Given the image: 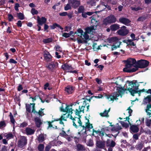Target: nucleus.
<instances>
[{
	"instance_id": "3c124183",
	"label": "nucleus",
	"mask_w": 151,
	"mask_h": 151,
	"mask_svg": "<svg viewBox=\"0 0 151 151\" xmlns=\"http://www.w3.org/2000/svg\"><path fill=\"white\" fill-rule=\"evenodd\" d=\"M32 105V112L34 113V114H38V112L36 111L35 109V104H31Z\"/></svg>"
},
{
	"instance_id": "aec40b11",
	"label": "nucleus",
	"mask_w": 151,
	"mask_h": 151,
	"mask_svg": "<svg viewBox=\"0 0 151 151\" xmlns=\"http://www.w3.org/2000/svg\"><path fill=\"white\" fill-rule=\"evenodd\" d=\"M44 59L47 62H48L51 60L52 56L50 54L49 52L47 51L45 52L44 53Z\"/></svg>"
},
{
	"instance_id": "5701e85b",
	"label": "nucleus",
	"mask_w": 151,
	"mask_h": 151,
	"mask_svg": "<svg viewBox=\"0 0 151 151\" xmlns=\"http://www.w3.org/2000/svg\"><path fill=\"white\" fill-rule=\"evenodd\" d=\"M34 120L36 126L37 127H40L42 124L41 120L40 118L37 117L35 118Z\"/></svg>"
},
{
	"instance_id": "6e6d98bb",
	"label": "nucleus",
	"mask_w": 151,
	"mask_h": 151,
	"mask_svg": "<svg viewBox=\"0 0 151 151\" xmlns=\"http://www.w3.org/2000/svg\"><path fill=\"white\" fill-rule=\"evenodd\" d=\"M146 124V125L149 127L150 124H151V119H147Z\"/></svg>"
},
{
	"instance_id": "69168bd1",
	"label": "nucleus",
	"mask_w": 151,
	"mask_h": 151,
	"mask_svg": "<svg viewBox=\"0 0 151 151\" xmlns=\"http://www.w3.org/2000/svg\"><path fill=\"white\" fill-rule=\"evenodd\" d=\"M144 118H143L141 119H139V120L137 121V122H140V123L139 124H141L142 123H144Z\"/></svg>"
},
{
	"instance_id": "dca6fc26",
	"label": "nucleus",
	"mask_w": 151,
	"mask_h": 151,
	"mask_svg": "<svg viewBox=\"0 0 151 151\" xmlns=\"http://www.w3.org/2000/svg\"><path fill=\"white\" fill-rule=\"evenodd\" d=\"M119 20L121 23L127 26L129 25L131 22V21L128 19L124 17L120 18Z\"/></svg>"
},
{
	"instance_id": "603ef678",
	"label": "nucleus",
	"mask_w": 151,
	"mask_h": 151,
	"mask_svg": "<svg viewBox=\"0 0 151 151\" xmlns=\"http://www.w3.org/2000/svg\"><path fill=\"white\" fill-rule=\"evenodd\" d=\"M62 53V51H60V52H55V55L56 57L58 58H61V54Z\"/></svg>"
},
{
	"instance_id": "b1692460",
	"label": "nucleus",
	"mask_w": 151,
	"mask_h": 151,
	"mask_svg": "<svg viewBox=\"0 0 151 151\" xmlns=\"http://www.w3.org/2000/svg\"><path fill=\"white\" fill-rule=\"evenodd\" d=\"M25 132L27 135H30L34 133L35 130L30 128L27 127L26 128Z\"/></svg>"
},
{
	"instance_id": "cd10ccee",
	"label": "nucleus",
	"mask_w": 151,
	"mask_h": 151,
	"mask_svg": "<svg viewBox=\"0 0 151 151\" xmlns=\"http://www.w3.org/2000/svg\"><path fill=\"white\" fill-rule=\"evenodd\" d=\"M110 110V108H109L107 110H105L103 113H100L99 114L102 117H109L108 113L109 112Z\"/></svg>"
},
{
	"instance_id": "f03ea898",
	"label": "nucleus",
	"mask_w": 151,
	"mask_h": 151,
	"mask_svg": "<svg viewBox=\"0 0 151 151\" xmlns=\"http://www.w3.org/2000/svg\"><path fill=\"white\" fill-rule=\"evenodd\" d=\"M136 61L134 58L128 59L125 65V67L123 68V71L125 72L131 73L136 71L137 70L136 68Z\"/></svg>"
},
{
	"instance_id": "a19ab883",
	"label": "nucleus",
	"mask_w": 151,
	"mask_h": 151,
	"mask_svg": "<svg viewBox=\"0 0 151 151\" xmlns=\"http://www.w3.org/2000/svg\"><path fill=\"white\" fill-rule=\"evenodd\" d=\"M17 15L19 19L21 20H23L24 19L23 14L21 13H17Z\"/></svg>"
},
{
	"instance_id": "f257e3e1",
	"label": "nucleus",
	"mask_w": 151,
	"mask_h": 151,
	"mask_svg": "<svg viewBox=\"0 0 151 151\" xmlns=\"http://www.w3.org/2000/svg\"><path fill=\"white\" fill-rule=\"evenodd\" d=\"M70 118L73 120V125L76 128H78V126L76 124L75 121H76L77 123L79 124V126H81L83 127V130H84L83 132L84 134H86V130H89L93 128L92 124H91L89 122V121L88 119L86 118L85 121V124L84 125L82 126V123L80 119V118L79 117H73L71 116H70Z\"/></svg>"
},
{
	"instance_id": "4be33fe9",
	"label": "nucleus",
	"mask_w": 151,
	"mask_h": 151,
	"mask_svg": "<svg viewBox=\"0 0 151 151\" xmlns=\"http://www.w3.org/2000/svg\"><path fill=\"white\" fill-rule=\"evenodd\" d=\"M62 68L64 70L68 71L73 69L71 65L67 63H65L62 66Z\"/></svg>"
},
{
	"instance_id": "09e8293b",
	"label": "nucleus",
	"mask_w": 151,
	"mask_h": 151,
	"mask_svg": "<svg viewBox=\"0 0 151 151\" xmlns=\"http://www.w3.org/2000/svg\"><path fill=\"white\" fill-rule=\"evenodd\" d=\"M71 5L70 4H67L65 7L64 9L65 10H68L69 9H70L71 8Z\"/></svg>"
},
{
	"instance_id": "774afa93",
	"label": "nucleus",
	"mask_w": 151,
	"mask_h": 151,
	"mask_svg": "<svg viewBox=\"0 0 151 151\" xmlns=\"http://www.w3.org/2000/svg\"><path fill=\"white\" fill-rule=\"evenodd\" d=\"M133 137L134 139L137 140L138 139L139 135L137 134H135L133 135Z\"/></svg>"
},
{
	"instance_id": "7ed1b4c3",
	"label": "nucleus",
	"mask_w": 151,
	"mask_h": 151,
	"mask_svg": "<svg viewBox=\"0 0 151 151\" xmlns=\"http://www.w3.org/2000/svg\"><path fill=\"white\" fill-rule=\"evenodd\" d=\"M77 36L79 37L77 38V42L78 44H83L87 43L86 40L89 38V35L86 32H83V30L81 29H78L75 32Z\"/></svg>"
},
{
	"instance_id": "412c9836",
	"label": "nucleus",
	"mask_w": 151,
	"mask_h": 151,
	"mask_svg": "<svg viewBox=\"0 0 151 151\" xmlns=\"http://www.w3.org/2000/svg\"><path fill=\"white\" fill-rule=\"evenodd\" d=\"M46 19L44 17H42L40 18L39 16L37 17V21L38 23L40 25H42L46 22Z\"/></svg>"
},
{
	"instance_id": "ddd939ff",
	"label": "nucleus",
	"mask_w": 151,
	"mask_h": 151,
	"mask_svg": "<svg viewBox=\"0 0 151 151\" xmlns=\"http://www.w3.org/2000/svg\"><path fill=\"white\" fill-rule=\"evenodd\" d=\"M128 30L126 29V27L123 26L120 29L117 31L118 34L122 36H125L128 33Z\"/></svg>"
},
{
	"instance_id": "79ce46f5",
	"label": "nucleus",
	"mask_w": 151,
	"mask_h": 151,
	"mask_svg": "<svg viewBox=\"0 0 151 151\" xmlns=\"http://www.w3.org/2000/svg\"><path fill=\"white\" fill-rule=\"evenodd\" d=\"M52 39L51 38L44 39L43 40V42L45 43H49L52 41Z\"/></svg>"
},
{
	"instance_id": "4c0bfd02",
	"label": "nucleus",
	"mask_w": 151,
	"mask_h": 151,
	"mask_svg": "<svg viewBox=\"0 0 151 151\" xmlns=\"http://www.w3.org/2000/svg\"><path fill=\"white\" fill-rule=\"evenodd\" d=\"M9 116L10 119V121L13 124V126H14L15 121L13 115H12V113L11 112L10 113Z\"/></svg>"
},
{
	"instance_id": "2f4dec72",
	"label": "nucleus",
	"mask_w": 151,
	"mask_h": 151,
	"mask_svg": "<svg viewBox=\"0 0 151 151\" xmlns=\"http://www.w3.org/2000/svg\"><path fill=\"white\" fill-rule=\"evenodd\" d=\"M111 29L113 31H115L119 28V25L117 24H115L111 25L110 27Z\"/></svg>"
},
{
	"instance_id": "a18cd8bd",
	"label": "nucleus",
	"mask_w": 151,
	"mask_h": 151,
	"mask_svg": "<svg viewBox=\"0 0 151 151\" xmlns=\"http://www.w3.org/2000/svg\"><path fill=\"white\" fill-rule=\"evenodd\" d=\"M146 19V17L145 16H141L137 19V21L139 22H142Z\"/></svg>"
},
{
	"instance_id": "680f3d73",
	"label": "nucleus",
	"mask_w": 151,
	"mask_h": 151,
	"mask_svg": "<svg viewBox=\"0 0 151 151\" xmlns=\"http://www.w3.org/2000/svg\"><path fill=\"white\" fill-rule=\"evenodd\" d=\"M60 134L61 136L64 137L65 138L68 136V134H67L66 132L63 130L62 132L60 133Z\"/></svg>"
},
{
	"instance_id": "ea45409f",
	"label": "nucleus",
	"mask_w": 151,
	"mask_h": 151,
	"mask_svg": "<svg viewBox=\"0 0 151 151\" xmlns=\"http://www.w3.org/2000/svg\"><path fill=\"white\" fill-rule=\"evenodd\" d=\"M6 126V124L4 121L0 122V129Z\"/></svg>"
},
{
	"instance_id": "c03bdc74",
	"label": "nucleus",
	"mask_w": 151,
	"mask_h": 151,
	"mask_svg": "<svg viewBox=\"0 0 151 151\" xmlns=\"http://www.w3.org/2000/svg\"><path fill=\"white\" fill-rule=\"evenodd\" d=\"M30 104L26 105V109L27 111L29 112H30L31 111V105H32Z\"/></svg>"
},
{
	"instance_id": "f704fd0d",
	"label": "nucleus",
	"mask_w": 151,
	"mask_h": 151,
	"mask_svg": "<svg viewBox=\"0 0 151 151\" xmlns=\"http://www.w3.org/2000/svg\"><path fill=\"white\" fill-rule=\"evenodd\" d=\"M122 127L121 126H119V125L117 124L116 126L113 127L112 129L113 131H115L116 132L118 131L119 130H121Z\"/></svg>"
},
{
	"instance_id": "e2e57ef3",
	"label": "nucleus",
	"mask_w": 151,
	"mask_h": 151,
	"mask_svg": "<svg viewBox=\"0 0 151 151\" xmlns=\"http://www.w3.org/2000/svg\"><path fill=\"white\" fill-rule=\"evenodd\" d=\"M52 142H53L54 143H55L56 144V145H59L62 144V142L60 141H52Z\"/></svg>"
},
{
	"instance_id": "39448f33",
	"label": "nucleus",
	"mask_w": 151,
	"mask_h": 151,
	"mask_svg": "<svg viewBox=\"0 0 151 151\" xmlns=\"http://www.w3.org/2000/svg\"><path fill=\"white\" fill-rule=\"evenodd\" d=\"M129 83L128 87H127L128 90L131 93V95L134 96V94L138 92V86L134 83H133L132 81H127Z\"/></svg>"
},
{
	"instance_id": "f8f14e48",
	"label": "nucleus",
	"mask_w": 151,
	"mask_h": 151,
	"mask_svg": "<svg viewBox=\"0 0 151 151\" xmlns=\"http://www.w3.org/2000/svg\"><path fill=\"white\" fill-rule=\"evenodd\" d=\"M119 96V94L117 93H114L111 95H107L106 96V99L109 101H113L114 100L118 99L117 97Z\"/></svg>"
},
{
	"instance_id": "4468645a",
	"label": "nucleus",
	"mask_w": 151,
	"mask_h": 151,
	"mask_svg": "<svg viewBox=\"0 0 151 151\" xmlns=\"http://www.w3.org/2000/svg\"><path fill=\"white\" fill-rule=\"evenodd\" d=\"M68 3L74 9L78 7L80 4V1L78 0H68Z\"/></svg>"
},
{
	"instance_id": "393cba45",
	"label": "nucleus",
	"mask_w": 151,
	"mask_h": 151,
	"mask_svg": "<svg viewBox=\"0 0 151 151\" xmlns=\"http://www.w3.org/2000/svg\"><path fill=\"white\" fill-rule=\"evenodd\" d=\"M65 91L66 93L68 94H71L73 91L74 88L71 86H68L66 87Z\"/></svg>"
},
{
	"instance_id": "052dcab7",
	"label": "nucleus",
	"mask_w": 151,
	"mask_h": 151,
	"mask_svg": "<svg viewBox=\"0 0 151 151\" xmlns=\"http://www.w3.org/2000/svg\"><path fill=\"white\" fill-rule=\"evenodd\" d=\"M51 147V145L50 144L46 146L45 148V151H49Z\"/></svg>"
},
{
	"instance_id": "72a5a7b5",
	"label": "nucleus",
	"mask_w": 151,
	"mask_h": 151,
	"mask_svg": "<svg viewBox=\"0 0 151 151\" xmlns=\"http://www.w3.org/2000/svg\"><path fill=\"white\" fill-rule=\"evenodd\" d=\"M56 27H58L60 28L61 30H63V28L61 27L59 25L56 24L55 23L52 25L50 26L51 28L52 29H54Z\"/></svg>"
},
{
	"instance_id": "2eb2a0df",
	"label": "nucleus",
	"mask_w": 151,
	"mask_h": 151,
	"mask_svg": "<svg viewBox=\"0 0 151 151\" xmlns=\"http://www.w3.org/2000/svg\"><path fill=\"white\" fill-rule=\"evenodd\" d=\"M85 108V106H80L79 107V110L76 109L75 111V113L76 115H77L78 117H81L80 115L81 112L84 113V108Z\"/></svg>"
},
{
	"instance_id": "0e129e2a",
	"label": "nucleus",
	"mask_w": 151,
	"mask_h": 151,
	"mask_svg": "<svg viewBox=\"0 0 151 151\" xmlns=\"http://www.w3.org/2000/svg\"><path fill=\"white\" fill-rule=\"evenodd\" d=\"M62 36L65 38H68L70 37L68 33H63Z\"/></svg>"
},
{
	"instance_id": "9d476101",
	"label": "nucleus",
	"mask_w": 151,
	"mask_h": 151,
	"mask_svg": "<svg viewBox=\"0 0 151 151\" xmlns=\"http://www.w3.org/2000/svg\"><path fill=\"white\" fill-rule=\"evenodd\" d=\"M27 142L26 137L24 136H22L18 142V146L19 147L22 148L26 145Z\"/></svg>"
},
{
	"instance_id": "a878e982",
	"label": "nucleus",
	"mask_w": 151,
	"mask_h": 151,
	"mask_svg": "<svg viewBox=\"0 0 151 151\" xmlns=\"http://www.w3.org/2000/svg\"><path fill=\"white\" fill-rule=\"evenodd\" d=\"M106 7V5L104 4V3L102 2L100 4L97 6V8H99L100 10L99 12H101L104 10Z\"/></svg>"
},
{
	"instance_id": "9b49d317",
	"label": "nucleus",
	"mask_w": 151,
	"mask_h": 151,
	"mask_svg": "<svg viewBox=\"0 0 151 151\" xmlns=\"http://www.w3.org/2000/svg\"><path fill=\"white\" fill-rule=\"evenodd\" d=\"M58 63L56 62H52L47 65L46 67L51 72L54 71L58 66Z\"/></svg>"
},
{
	"instance_id": "49530a36",
	"label": "nucleus",
	"mask_w": 151,
	"mask_h": 151,
	"mask_svg": "<svg viewBox=\"0 0 151 151\" xmlns=\"http://www.w3.org/2000/svg\"><path fill=\"white\" fill-rule=\"evenodd\" d=\"M84 7L82 6H80L78 9V12L79 13H83L84 12Z\"/></svg>"
},
{
	"instance_id": "f3484780",
	"label": "nucleus",
	"mask_w": 151,
	"mask_h": 151,
	"mask_svg": "<svg viewBox=\"0 0 151 151\" xmlns=\"http://www.w3.org/2000/svg\"><path fill=\"white\" fill-rule=\"evenodd\" d=\"M129 119V117H127L124 121H120V122L123 127L127 128L129 127V124H130Z\"/></svg>"
},
{
	"instance_id": "5fc2aeb1",
	"label": "nucleus",
	"mask_w": 151,
	"mask_h": 151,
	"mask_svg": "<svg viewBox=\"0 0 151 151\" xmlns=\"http://www.w3.org/2000/svg\"><path fill=\"white\" fill-rule=\"evenodd\" d=\"M6 137L7 139H11L13 137V136L12 133H9L7 134Z\"/></svg>"
},
{
	"instance_id": "c85d7f7f",
	"label": "nucleus",
	"mask_w": 151,
	"mask_h": 151,
	"mask_svg": "<svg viewBox=\"0 0 151 151\" xmlns=\"http://www.w3.org/2000/svg\"><path fill=\"white\" fill-rule=\"evenodd\" d=\"M72 106V105L66 106L65 109V110L66 111L65 112H67L69 113V114H71L73 113Z\"/></svg>"
},
{
	"instance_id": "7c9ffc66",
	"label": "nucleus",
	"mask_w": 151,
	"mask_h": 151,
	"mask_svg": "<svg viewBox=\"0 0 151 151\" xmlns=\"http://www.w3.org/2000/svg\"><path fill=\"white\" fill-rule=\"evenodd\" d=\"M130 128L131 131L134 133L137 132L139 130L138 128L136 125H132L131 126Z\"/></svg>"
},
{
	"instance_id": "bb28decb",
	"label": "nucleus",
	"mask_w": 151,
	"mask_h": 151,
	"mask_svg": "<svg viewBox=\"0 0 151 151\" xmlns=\"http://www.w3.org/2000/svg\"><path fill=\"white\" fill-rule=\"evenodd\" d=\"M76 150L78 151H84L86 150V149L83 145L77 144L76 145Z\"/></svg>"
},
{
	"instance_id": "4d7b16f0",
	"label": "nucleus",
	"mask_w": 151,
	"mask_h": 151,
	"mask_svg": "<svg viewBox=\"0 0 151 151\" xmlns=\"http://www.w3.org/2000/svg\"><path fill=\"white\" fill-rule=\"evenodd\" d=\"M27 125V124L26 122H23L20 124V127L23 128L26 127Z\"/></svg>"
},
{
	"instance_id": "8fccbe9b",
	"label": "nucleus",
	"mask_w": 151,
	"mask_h": 151,
	"mask_svg": "<svg viewBox=\"0 0 151 151\" xmlns=\"http://www.w3.org/2000/svg\"><path fill=\"white\" fill-rule=\"evenodd\" d=\"M31 12L32 14L33 15L37 14L38 13V11L34 8L32 9Z\"/></svg>"
},
{
	"instance_id": "a211bd4d",
	"label": "nucleus",
	"mask_w": 151,
	"mask_h": 151,
	"mask_svg": "<svg viewBox=\"0 0 151 151\" xmlns=\"http://www.w3.org/2000/svg\"><path fill=\"white\" fill-rule=\"evenodd\" d=\"M93 133L95 132V133L98 134L99 136L101 137V139L102 140H103L102 137L104 135L105 133V129L104 128H102L101 129V130H98L97 131H96L93 129Z\"/></svg>"
},
{
	"instance_id": "20e7f679",
	"label": "nucleus",
	"mask_w": 151,
	"mask_h": 151,
	"mask_svg": "<svg viewBox=\"0 0 151 151\" xmlns=\"http://www.w3.org/2000/svg\"><path fill=\"white\" fill-rule=\"evenodd\" d=\"M92 26L86 27L85 29L86 32L87 34H91L93 35L95 33L96 26L98 25V22L93 16L91 17Z\"/></svg>"
},
{
	"instance_id": "864d4df0",
	"label": "nucleus",
	"mask_w": 151,
	"mask_h": 151,
	"mask_svg": "<svg viewBox=\"0 0 151 151\" xmlns=\"http://www.w3.org/2000/svg\"><path fill=\"white\" fill-rule=\"evenodd\" d=\"M125 91V90L123 88H120L118 91L120 95L123 94Z\"/></svg>"
},
{
	"instance_id": "c756f323",
	"label": "nucleus",
	"mask_w": 151,
	"mask_h": 151,
	"mask_svg": "<svg viewBox=\"0 0 151 151\" xmlns=\"http://www.w3.org/2000/svg\"><path fill=\"white\" fill-rule=\"evenodd\" d=\"M151 101V95H148L143 100L144 104L150 103Z\"/></svg>"
},
{
	"instance_id": "de8ad7c7",
	"label": "nucleus",
	"mask_w": 151,
	"mask_h": 151,
	"mask_svg": "<svg viewBox=\"0 0 151 151\" xmlns=\"http://www.w3.org/2000/svg\"><path fill=\"white\" fill-rule=\"evenodd\" d=\"M87 145L88 146H92L93 145V143L92 139H89L87 142Z\"/></svg>"
},
{
	"instance_id": "c9c22d12",
	"label": "nucleus",
	"mask_w": 151,
	"mask_h": 151,
	"mask_svg": "<svg viewBox=\"0 0 151 151\" xmlns=\"http://www.w3.org/2000/svg\"><path fill=\"white\" fill-rule=\"evenodd\" d=\"M44 145L43 144H40L37 146V149L39 151H44Z\"/></svg>"
},
{
	"instance_id": "0eeeda50",
	"label": "nucleus",
	"mask_w": 151,
	"mask_h": 151,
	"mask_svg": "<svg viewBox=\"0 0 151 151\" xmlns=\"http://www.w3.org/2000/svg\"><path fill=\"white\" fill-rule=\"evenodd\" d=\"M107 40L109 43H112L114 42H115L116 41V43H118V45H113L111 48L112 50H113L118 47H119L121 44V42H120L118 40V38L116 37H112L111 38H108Z\"/></svg>"
},
{
	"instance_id": "37998d69",
	"label": "nucleus",
	"mask_w": 151,
	"mask_h": 151,
	"mask_svg": "<svg viewBox=\"0 0 151 151\" xmlns=\"http://www.w3.org/2000/svg\"><path fill=\"white\" fill-rule=\"evenodd\" d=\"M87 3L91 6L95 5V2L93 0H90L87 2Z\"/></svg>"
},
{
	"instance_id": "1a4fd4ad",
	"label": "nucleus",
	"mask_w": 151,
	"mask_h": 151,
	"mask_svg": "<svg viewBox=\"0 0 151 151\" xmlns=\"http://www.w3.org/2000/svg\"><path fill=\"white\" fill-rule=\"evenodd\" d=\"M116 21V19L115 17L111 15L104 19V21L105 24L115 23Z\"/></svg>"
},
{
	"instance_id": "e433bc0d",
	"label": "nucleus",
	"mask_w": 151,
	"mask_h": 151,
	"mask_svg": "<svg viewBox=\"0 0 151 151\" xmlns=\"http://www.w3.org/2000/svg\"><path fill=\"white\" fill-rule=\"evenodd\" d=\"M136 147L139 150H141L143 147V144L142 142H139L136 145Z\"/></svg>"
},
{
	"instance_id": "13d9d810",
	"label": "nucleus",
	"mask_w": 151,
	"mask_h": 151,
	"mask_svg": "<svg viewBox=\"0 0 151 151\" xmlns=\"http://www.w3.org/2000/svg\"><path fill=\"white\" fill-rule=\"evenodd\" d=\"M43 109H41L40 110H39V112L38 113V114H39V115L41 116H42L44 115V112L43 111Z\"/></svg>"
},
{
	"instance_id": "bf43d9fd",
	"label": "nucleus",
	"mask_w": 151,
	"mask_h": 151,
	"mask_svg": "<svg viewBox=\"0 0 151 151\" xmlns=\"http://www.w3.org/2000/svg\"><path fill=\"white\" fill-rule=\"evenodd\" d=\"M131 9L132 10L135 11H137L142 9L140 7H131Z\"/></svg>"
},
{
	"instance_id": "473e14b6",
	"label": "nucleus",
	"mask_w": 151,
	"mask_h": 151,
	"mask_svg": "<svg viewBox=\"0 0 151 151\" xmlns=\"http://www.w3.org/2000/svg\"><path fill=\"white\" fill-rule=\"evenodd\" d=\"M45 140L44 136L42 134H40L38 137V140L39 142H42Z\"/></svg>"
},
{
	"instance_id": "6e6552de",
	"label": "nucleus",
	"mask_w": 151,
	"mask_h": 151,
	"mask_svg": "<svg viewBox=\"0 0 151 151\" xmlns=\"http://www.w3.org/2000/svg\"><path fill=\"white\" fill-rule=\"evenodd\" d=\"M116 145L115 142L112 140L108 139L106 142V145L108 147V151H112L113 148Z\"/></svg>"
},
{
	"instance_id": "423d86ee",
	"label": "nucleus",
	"mask_w": 151,
	"mask_h": 151,
	"mask_svg": "<svg viewBox=\"0 0 151 151\" xmlns=\"http://www.w3.org/2000/svg\"><path fill=\"white\" fill-rule=\"evenodd\" d=\"M149 64V62L145 60H141L137 61L136 65L137 70L139 68H143L147 67Z\"/></svg>"
},
{
	"instance_id": "58836bf2",
	"label": "nucleus",
	"mask_w": 151,
	"mask_h": 151,
	"mask_svg": "<svg viewBox=\"0 0 151 151\" xmlns=\"http://www.w3.org/2000/svg\"><path fill=\"white\" fill-rule=\"evenodd\" d=\"M100 46L101 47V46H97V44L96 43H94L93 45V48L95 50L100 49Z\"/></svg>"
},
{
	"instance_id": "338daca9",
	"label": "nucleus",
	"mask_w": 151,
	"mask_h": 151,
	"mask_svg": "<svg viewBox=\"0 0 151 151\" xmlns=\"http://www.w3.org/2000/svg\"><path fill=\"white\" fill-rule=\"evenodd\" d=\"M19 7V4L18 3H16L15 4L14 6V8L16 11H18L19 10L18 9V7Z\"/></svg>"
},
{
	"instance_id": "6ab92c4d",
	"label": "nucleus",
	"mask_w": 151,
	"mask_h": 151,
	"mask_svg": "<svg viewBox=\"0 0 151 151\" xmlns=\"http://www.w3.org/2000/svg\"><path fill=\"white\" fill-rule=\"evenodd\" d=\"M106 143L105 141L101 140L97 141L96 146L99 148H103L105 147Z\"/></svg>"
}]
</instances>
